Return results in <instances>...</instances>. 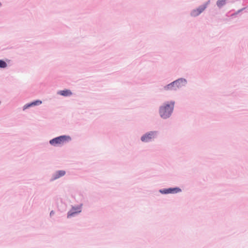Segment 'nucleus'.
Instances as JSON below:
<instances>
[{"instance_id": "0eeeda50", "label": "nucleus", "mask_w": 248, "mask_h": 248, "mask_svg": "<svg viewBox=\"0 0 248 248\" xmlns=\"http://www.w3.org/2000/svg\"><path fill=\"white\" fill-rule=\"evenodd\" d=\"M65 174V172L64 170H59L57 171L54 176V179H57Z\"/></svg>"}, {"instance_id": "1a4fd4ad", "label": "nucleus", "mask_w": 248, "mask_h": 248, "mask_svg": "<svg viewBox=\"0 0 248 248\" xmlns=\"http://www.w3.org/2000/svg\"><path fill=\"white\" fill-rule=\"evenodd\" d=\"M226 0H218L217 2V6L219 7H222V6L225 5Z\"/></svg>"}, {"instance_id": "39448f33", "label": "nucleus", "mask_w": 248, "mask_h": 248, "mask_svg": "<svg viewBox=\"0 0 248 248\" xmlns=\"http://www.w3.org/2000/svg\"><path fill=\"white\" fill-rule=\"evenodd\" d=\"M58 93L64 96H70L72 94V92L69 90L60 91L58 92Z\"/></svg>"}, {"instance_id": "f257e3e1", "label": "nucleus", "mask_w": 248, "mask_h": 248, "mask_svg": "<svg viewBox=\"0 0 248 248\" xmlns=\"http://www.w3.org/2000/svg\"><path fill=\"white\" fill-rule=\"evenodd\" d=\"M174 108V102H171L170 104H167L161 107L160 109V115L163 119L170 117Z\"/></svg>"}, {"instance_id": "7ed1b4c3", "label": "nucleus", "mask_w": 248, "mask_h": 248, "mask_svg": "<svg viewBox=\"0 0 248 248\" xmlns=\"http://www.w3.org/2000/svg\"><path fill=\"white\" fill-rule=\"evenodd\" d=\"M186 80L184 79H179L177 80L171 84L168 85L165 87L166 90H176L182 86H184L186 84Z\"/></svg>"}, {"instance_id": "9b49d317", "label": "nucleus", "mask_w": 248, "mask_h": 248, "mask_svg": "<svg viewBox=\"0 0 248 248\" xmlns=\"http://www.w3.org/2000/svg\"><path fill=\"white\" fill-rule=\"evenodd\" d=\"M7 63L2 60H0V67L5 68L7 66Z\"/></svg>"}, {"instance_id": "20e7f679", "label": "nucleus", "mask_w": 248, "mask_h": 248, "mask_svg": "<svg viewBox=\"0 0 248 248\" xmlns=\"http://www.w3.org/2000/svg\"><path fill=\"white\" fill-rule=\"evenodd\" d=\"M156 136L155 132H150L144 135L141 138V140L143 142H149L152 139H154Z\"/></svg>"}, {"instance_id": "4468645a", "label": "nucleus", "mask_w": 248, "mask_h": 248, "mask_svg": "<svg viewBox=\"0 0 248 248\" xmlns=\"http://www.w3.org/2000/svg\"><path fill=\"white\" fill-rule=\"evenodd\" d=\"M161 192L162 193H164V194H168V193H170V191H169V188H168V189H164V190H163V191H161Z\"/></svg>"}, {"instance_id": "f8f14e48", "label": "nucleus", "mask_w": 248, "mask_h": 248, "mask_svg": "<svg viewBox=\"0 0 248 248\" xmlns=\"http://www.w3.org/2000/svg\"><path fill=\"white\" fill-rule=\"evenodd\" d=\"M200 14V12L198 11H197V9L193 10L192 11V12L191 13V15L193 16H197Z\"/></svg>"}, {"instance_id": "ddd939ff", "label": "nucleus", "mask_w": 248, "mask_h": 248, "mask_svg": "<svg viewBox=\"0 0 248 248\" xmlns=\"http://www.w3.org/2000/svg\"><path fill=\"white\" fill-rule=\"evenodd\" d=\"M77 209H74V211L73 212H69L68 214V217H71V216H74V215L76 214L77 213Z\"/></svg>"}, {"instance_id": "2eb2a0df", "label": "nucleus", "mask_w": 248, "mask_h": 248, "mask_svg": "<svg viewBox=\"0 0 248 248\" xmlns=\"http://www.w3.org/2000/svg\"><path fill=\"white\" fill-rule=\"evenodd\" d=\"M1 3L0 2V6H1Z\"/></svg>"}, {"instance_id": "6e6552de", "label": "nucleus", "mask_w": 248, "mask_h": 248, "mask_svg": "<svg viewBox=\"0 0 248 248\" xmlns=\"http://www.w3.org/2000/svg\"><path fill=\"white\" fill-rule=\"evenodd\" d=\"M170 193H176L181 191V189L179 188H169Z\"/></svg>"}, {"instance_id": "f03ea898", "label": "nucleus", "mask_w": 248, "mask_h": 248, "mask_svg": "<svg viewBox=\"0 0 248 248\" xmlns=\"http://www.w3.org/2000/svg\"><path fill=\"white\" fill-rule=\"evenodd\" d=\"M71 140V138L68 136H62L49 141V143L53 146L62 145Z\"/></svg>"}, {"instance_id": "9d476101", "label": "nucleus", "mask_w": 248, "mask_h": 248, "mask_svg": "<svg viewBox=\"0 0 248 248\" xmlns=\"http://www.w3.org/2000/svg\"><path fill=\"white\" fill-rule=\"evenodd\" d=\"M207 3L203 5H202V6L199 7L197 9V11H198L200 12V13L201 14L202 12H203L205 9V8L207 7Z\"/></svg>"}, {"instance_id": "423d86ee", "label": "nucleus", "mask_w": 248, "mask_h": 248, "mask_svg": "<svg viewBox=\"0 0 248 248\" xmlns=\"http://www.w3.org/2000/svg\"><path fill=\"white\" fill-rule=\"evenodd\" d=\"M41 104H42L41 101L36 100V101H35L31 103H30V104L25 105L24 107V109H26V108H28L29 107H30L33 106L39 105Z\"/></svg>"}]
</instances>
